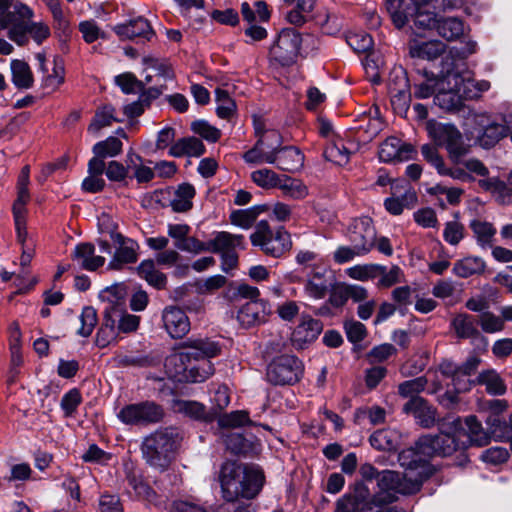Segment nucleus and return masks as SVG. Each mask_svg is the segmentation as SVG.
Listing matches in <instances>:
<instances>
[{
  "label": "nucleus",
  "instance_id": "1",
  "mask_svg": "<svg viewBox=\"0 0 512 512\" xmlns=\"http://www.w3.org/2000/svg\"><path fill=\"white\" fill-rule=\"evenodd\" d=\"M218 481L223 499L234 502L240 498H255L263 488L265 475L256 464L225 461L220 467Z\"/></svg>",
  "mask_w": 512,
  "mask_h": 512
},
{
  "label": "nucleus",
  "instance_id": "2",
  "mask_svg": "<svg viewBox=\"0 0 512 512\" xmlns=\"http://www.w3.org/2000/svg\"><path fill=\"white\" fill-rule=\"evenodd\" d=\"M412 449H404L398 454V462L404 469L401 476L398 472L384 470L378 474V493H389L397 500L396 494L410 495L418 492L425 480L429 478V468L420 460H415Z\"/></svg>",
  "mask_w": 512,
  "mask_h": 512
},
{
  "label": "nucleus",
  "instance_id": "3",
  "mask_svg": "<svg viewBox=\"0 0 512 512\" xmlns=\"http://www.w3.org/2000/svg\"><path fill=\"white\" fill-rule=\"evenodd\" d=\"M464 65L452 56L442 59L443 81L434 96V103L445 111L458 110L462 105V98L468 96L467 87L471 80L463 75Z\"/></svg>",
  "mask_w": 512,
  "mask_h": 512
},
{
  "label": "nucleus",
  "instance_id": "4",
  "mask_svg": "<svg viewBox=\"0 0 512 512\" xmlns=\"http://www.w3.org/2000/svg\"><path fill=\"white\" fill-rule=\"evenodd\" d=\"M181 441L178 428H159L143 439L140 447L143 459L149 466L164 471L174 459Z\"/></svg>",
  "mask_w": 512,
  "mask_h": 512
},
{
  "label": "nucleus",
  "instance_id": "5",
  "mask_svg": "<svg viewBox=\"0 0 512 512\" xmlns=\"http://www.w3.org/2000/svg\"><path fill=\"white\" fill-rule=\"evenodd\" d=\"M220 353V346L217 342L209 339L187 340L181 345V351L172 355L168 361L170 363L180 362L183 365L186 380L194 383L205 381L213 373L209 362L204 367L189 366L191 361H200L217 356Z\"/></svg>",
  "mask_w": 512,
  "mask_h": 512
},
{
  "label": "nucleus",
  "instance_id": "6",
  "mask_svg": "<svg viewBox=\"0 0 512 512\" xmlns=\"http://www.w3.org/2000/svg\"><path fill=\"white\" fill-rule=\"evenodd\" d=\"M440 433L437 435L421 436L415 446L409 449L413 450L415 460L424 462L429 468V477L434 473V468L430 463V458L434 455L450 456L458 450H464V442L460 439L458 432L453 425L446 423L440 424Z\"/></svg>",
  "mask_w": 512,
  "mask_h": 512
},
{
  "label": "nucleus",
  "instance_id": "7",
  "mask_svg": "<svg viewBox=\"0 0 512 512\" xmlns=\"http://www.w3.org/2000/svg\"><path fill=\"white\" fill-rule=\"evenodd\" d=\"M250 240L253 246H258L266 254L275 258L281 257L292 247L290 234L280 227L273 232L267 221H260L256 231L251 234Z\"/></svg>",
  "mask_w": 512,
  "mask_h": 512
},
{
  "label": "nucleus",
  "instance_id": "8",
  "mask_svg": "<svg viewBox=\"0 0 512 512\" xmlns=\"http://www.w3.org/2000/svg\"><path fill=\"white\" fill-rule=\"evenodd\" d=\"M429 136L436 145L444 146L449 159L455 164H461L462 159L469 153V146L464 143L461 132L452 124L430 123Z\"/></svg>",
  "mask_w": 512,
  "mask_h": 512
},
{
  "label": "nucleus",
  "instance_id": "9",
  "mask_svg": "<svg viewBox=\"0 0 512 512\" xmlns=\"http://www.w3.org/2000/svg\"><path fill=\"white\" fill-rule=\"evenodd\" d=\"M237 248L245 249V238L241 234L220 231L208 241V251L220 254L221 269L225 273H230L238 266Z\"/></svg>",
  "mask_w": 512,
  "mask_h": 512
},
{
  "label": "nucleus",
  "instance_id": "10",
  "mask_svg": "<svg viewBox=\"0 0 512 512\" xmlns=\"http://www.w3.org/2000/svg\"><path fill=\"white\" fill-rule=\"evenodd\" d=\"M165 416L164 408L154 401H142L124 406L117 414L126 425L148 426L157 424Z\"/></svg>",
  "mask_w": 512,
  "mask_h": 512
},
{
  "label": "nucleus",
  "instance_id": "11",
  "mask_svg": "<svg viewBox=\"0 0 512 512\" xmlns=\"http://www.w3.org/2000/svg\"><path fill=\"white\" fill-rule=\"evenodd\" d=\"M475 123L479 129L476 140L478 144L490 149L501 139L506 137L511 130V120L506 116L493 118L488 114H479L475 117Z\"/></svg>",
  "mask_w": 512,
  "mask_h": 512
},
{
  "label": "nucleus",
  "instance_id": "12",
  "mask_svg": "<svg viewBox=\"0 0 512 512\" xmlns=\"http://www.w3.org/2000/svg\"><path fill=\"white\" fill-rule=\"evenodd\" d=\"M303 374L302 362L293 355L274 358L267 367V379L274 385H293Z\"/></svg>",
  "mask_w": 512,
  "mask_h": 512
},
{
  "label": "nucleus",
  "instance_id": "13",
  "mask_svg": "<svg viewBox=\"0 0 512 512\" xmlns=\"http://www.w3.org/2000/svg\"><path fill=\"white\" fill-rule=\"evenodd\" d=\"M480 364V359L475 356L467 358V360L458 365L450 360H443L439 365L441 374L450 378L454 390L458 393L466 392L477 383L476 379L471 380V376L475 373Z\"/></svg>",
  "mask_w": 512,
  "mask_h": 512
},
{
  "label": "nucleus",
  "instance_id": "14",
  "mask_svg": "<svg viewBox=\"0 0 512 512\" xmlns=\"http://www.w3.org/2000/svg\"><path fill=\"white\" fill-rule=\"evenodd\" d=\"M301 42V35L295 29H282L270 47L271 59L281 66L294 64L300 51Z\"/></svg>",
  "mask_w": 512,
  "mask_h": 512
},
{
  "label": "nucleus",
  "instance_id": "15",
  "mask_svg": "<svg viewBox=\"0 0 512 512\" xmlns=\"http://www.w3.org/2000/svg\"><path fill=\"white\" fill-rule=\"evenodd\" d=\"M107 303L103 310V323L96 335V343L100 347L108 345V339H101V335L108 332V336L116 337L115 327L119 324V318L122 315V298L124 290L122 288H111L107 290Z\"/></svg>",
  "mask_w": 512,
  "mask_h": 512
},
{
  "label": "nucleus",
  "instance_id": "16",
  "mask_svg": "<svg viewBox=\"0 0 512 512\" xmlns=\"http://www.w3.org/2000/svg\"><path fill=\"white\" fill-rule=\"evenodd\" d=\"M393 502L394 498L389 493L371 496L366 482L354 484V512H384L385 505Z\"/></svg>",
  "mask_w": 512,
  "mask_h": 512
},
{
  "label": "nucleus",
  "instance_id": "17",
  "mask_svg": "<svg viewBox=\"0 0 512 512\" xmlns=\"http://www.w3.org/2000/svg\"><path fill=\"white\" fill-rule=\"evenodd\" d=\"M283 138L279 131L267 130L257 139L255 145L243 154V159L248 164L265 163L264 158L269 153L276 154L283 146Z\"/></svg>",
  "mask_w": 512,
  "mask_h": 512
},
{
  "label": "nucleus",
  "instance_id": "18",
  "mask_svg": "<svg viewBox=\"0 0 512 512\" xmlns=\"http://www.w3.org/2000/svg\"><path fill=\"white\" fill-rule=\"evenodd\" d=\"M449 424L455 427L460 439L464 442V448L469 445L485 446L490 442V436L484 431L481 423L473 415L465 418L464 425L462 420L457 417L453 418Z\"/></svg>",
  "mask_w": 512,
  "mask_h": 512
},
{
  "label": "nucleus",
  "instance_id": "19",
  "mask_svg": "<svg viewBox=\"0 0 512 512\" xmlns=\"http://www.w3.org/2000/svg\"><path fill=\"white\" fill-rule=\"evenodd\" d=\"M378 154L382 162H404L415 158L417 151L413 145L391 136L382 142Z\"/></svg>",
  "mask_w": 512,
  "mask_h": 512
},
{
  "label": "nucleus",
  "instance_id": "20",
  "mask_svg": "<svg viewBox=\"0 0 512 512\" xmlns=\"http://www.w3.org/2000/svg\"><path fill=\"white\" fill-rule=\"evenodd\" d=\"M264 161L267 164H275L282 171L296 172L303 167L304 155L297 147L284 146L276 154L266 155Z\"/></svg>",
  "mask_w": 512,
  "mask_h": 512
},
{
  "label": "nucleus",
  "instance_id": "21",
  "mask_svg": "<svg viewBox=\"0 0 512 512\" xmlns=\"http://www.w3.org/2000/svg\"><path fill=\"white\" fill-rule=\"evenodd\" d=\"M106 231L110 234L111 240L118 247L113 258L109 263V268L119 269L123 264H130L137 261V253L134 248V241L126 239L122 234L114 232L113 227H107Z\"/></svg>",
  "mask_w": 512,
  "mask_h": 512
},
{
  "label": "nucleus",
  "instance_id": "22",
  "mask_svg": "<svg viewBox=\"0 0 512 512\" xmlns=\"http://www.w3.org/2000/svg\"><path fill=\"white\" fill-rule=\"evenodd\" d=\"M376 244V230L370 217L354 220V255L365 254Z\"/></svg>",
  "mask_w": 512,
  "mask_h": 512
},
{
  "label": "nucleus",
  "instance_id": "23",
  "mask_svg": "<svg viewBox=\"0 0 512 512\" xmlns=\"http://www.w3.org/2000/svg\"><path fill=\"white\" fill-rule=\"evenodd\" d=\"M271 313V306L265 300H252L245 303L237 314L239 323L249 328L251 326L264 323Z\"/></svg>",
  "mask_w": 512,
  "mask_h": 512
},
{
  "label": "nucleus",
  "instance_id": "24",
  "mask_svg": "<svg viewBox=\"0 0 512 512\" xmlns=\"http://www.w3.org/2000/svg\"><path fill=\"white\" fill-rule=\"evenodd\" d=\"M163 325L172 338H182L190 330V321L179 307L168 306L162 312Z\"/></svg>",
  "mask_w": 512,
  "mask_h": 512
},
{
  "label": "nucleus",
  "instance_id": "25",
  "mask_svg": "<svg viewBox=\"0 0 512 512\" xmlns=\"http://www.w3.org/2000/svg\"><path fill=\"white\" fill-rule=\"evenodd\" d=\"M331 286L328 270L324 267L313 266L304 282V292L311 298L323 299Z\"/></svg>",
  "mask_w": 512,
  "mask_h": 512
},
{
  "label": "nucleus",
  "instance_id": "26",
  "mask_svg": "<svg viewBox=\"0 0 512 512\" xmlns=\"http://www.w3.org/2000/svg\"><path fill=\"white\" fill-rule=\"evenodd\" d=\"M406 414H412L423 428H430L436 423V409L424 398L409 399L402 408Z\"/></svg>",
  "mask_w": 512,
  "mask_h": 512
},
{
  "label": "nucleus",
  "instance_id": "27",
  "mask_svg": "<svg viewBox=\"0 0 512 512\" xmlns=\"http://www.w3.org/2000/svg\"><path fill=\"white\" fill-rule=\"evenodd\" d=\"M113 30L119 37L126 39L144 38L150 40L154 35L149 21L142 16L131 19L127 23L118 24Z\"/></svg>",
  "mask_w": 512,
  "mask_h": 512
},
{
  "label": "nucleus",
  "instance_id": "28",
  "mask_svg": "<svg viewBox=\"0 0 512 512\" xmlns=\"http://www.w3.org/2000/svg\"><path fill=\"white\" fill-rule=\"evenodd\" d=\"M385 6L397 28H402L409 23L410 17L418 9L417 2L410 0H385Z\"/></svg>",
  "mask_w": 512,
  "mask_h": 512
},
{
  "label": "nucleus",
  "instance_id": "29",
  "mask_svg": "<svg viewBox=\"0 0 512 512\" xmlns=\"http://www.w3.org/2000/svg\"><path fill=\"white\" fill-rule=\"evenodd\" d=\"M417 74L422 77V80L414 79V96L418 99L429 98L434 93L439 91L442 86V70L438 75L429 72L426 68L417 70Z\"/></svg>",
  "mask_w": 512,
  "mask_h": 512
},
{
  "label": "nucleus",
  "instance_id": "30",
  "mask_svg": "<svg viewBox=\"0 0 512 512\" xmlns=\"http://www.w3.org/2000/svg\"><path fill=\"white\" fill-rule=\"evenodd\" d=\"M323 325L319 320L303 317L302 322L294 329L292 341L294 345L302 348L304 344L314 341L321 333Z\"/></svg>",
  "mask_w": 512,
  "mask_h": 512
},
{
  "label": "nucleus",
  "instance_id": "31",
  "mask_svg": "<svg viewBox=\"0 0 512 512\" xmlns=\"http://www.w3.org/2000/svg\"><path fill=\"white\" fill-rule=\"evenodd\" d=\"M95 247L91 243H80L76 245L72 259L76 261L82 269L88 271H95L99 267H102L105 263V258L102 256H96Z\"/></svg>",
  "mask_w": 512,
  "mask_h": 512
},
{
  "label": "nucleus",
  "instance_id": "32",
  "mask_svg": "<svg viewBox=\"0 0 512 512\" xmlns=\"http://www.w3.org/2000/svg\"><path fill=\"white\" fill-rule=\"evenodd\" d=\"M227 450L235 455L252 456L259 452L260 443L256 439H247L242 434L230 432L225 436Z\"/></svg>",
  "mask_w": 512,
  "mask_h": 512
},
{
  "label": "nucleus",
  "instance_id": "33",
  "mask_svg": "<svg viewBox=\"0 0 512 512\" xmlns=\"http://www.w3.org/2000/svg\"><path fill=\"white\" fill-rule=\"evenodd\" d=\"M478 320L467 313L457 314L451 321V327L454 329L458 338L468 339L480 336L478 330Z\"/></svg>",
  "mask_w": 512,
  "mask_h": 512
},
{
  "label": "nucleus",
  "instance_id": "34",
  "mask_svg": "<svg viewBox=\"0 0 512 512\" xmlns=\"http://www.w3.org/2000/svg\"><path fill=\"white\" fill-rule=\"evenodd\" d=\"M205 152L202 141L196 137H184L176 141L169 150L173 157L192 156L200 157Z\"/></svg>",
  "mask_w": 512,
  "mask_h": 512
},
{
  "label": "nucleus",
  "instance_id": "35",
  "mask_svg": "<svg viewBox=\"0 0 512 512\" xmlns=\"http://www.w3.org/2000/svg\"><path fill=\"white\" fill-rule=\"evenodd\" d=\"M195 196V188L189 183H182L175 190L173 198L169 200V206L177 213L189 211L192 206V199Z\"/></svg>",
  "mask_w": 512,
  "mask_h": 512
},
{
  "label": "nucleus",
  "instance_id": "36",
  "mask_svg": "<svg viewBox=\"0 0 512 512\" xmlns=\"http://www.w3.org/2000/svg\"><path fill=\"white\" fill-rule=\"evenodd\" d=\"M445 49V45L437 40L433 41H413L410 44V55L413 58L423 60H434L440 56Z\"/></svg>",
  "mask_w": 512,
  "mask_h": 512
},
{
  "label": "nucleus",
  "instance_id": "37",
  "mask_svg": "<svg viewBox=\"0 0 512 512\" xmlns=\"http://www.w3.org/2000/svg\"><path fill=\"white\" fill-rule=\"evenodd\" d=\"M401 435L392 429H380L375 431L369 438L372 447L378 450L392 451L400 444Z\"/></svg>",
  "mask_w": 512,
  "mask_h": 512
},
{
  "label": "nucleus",
  "instance_id": "38",
  "mask_svg": "<svg viewBox=\"0 0 512 512\" xmlns=\"http://www.w3.org/2000/svg\"><path fill=\"white\" fill-rule=\"evenodd\" d=\"M365 76L372 84H380V69L383 65L382 55L377 51H369L360 57Z\"/></svg>",
  "mask_w": 512,
  "mask_h": 512
},
{
  "label": "nucleus",
  "instance_id": "39",
  "mask_svg": "<svg viewBox=\"0 0 512 512\" xmlns=\"http://www.w3.org/2000/svg\"><path fill=\"white\" fill-rule=\"evenodd\" d=\"M486 268L484 260L480 257L469 256L454 263L453 273L461 278L482 274Z\"/></svg>",
  "mask_w": 512,
  "mask_h": 512
},
{
  "label": "nucleus",
  "instance_id": "40",
  "mask_svg": "<svg viewBox=\"0 0 512 512\" xmlns=\"http://www.w3.org/2000/svg\"><path fill=\"white\" fill-rule=\"evenodd\" d=\"M436 31L442 38L453 41L464 34V23L456 17L439 18Z\"/></svg>",
  "mask_w": 512,
  "mask_h": 512
},
{
  "label": "nucleus",
  "instance_id": "41",
  "mask_svg": "<svg viewBox=\"0 0 512 512\" xmlns=\"http://www.w3.org/2000/svg\"><path fill=\"white\" fill-rule=\"evenodd\" d=\"M126 481L138 498L149 502H153L155 500V491L143 481L142 476L135 470L126 469Z\"/></svg>",
  "mask_w": 512,
  "mask_h": 512
},
{
  "label": "nucleus",
  "instance_id": "42",
  "mask_svg": "<svg viewBox=\"0 0 512 512\" xmlns=\"http://www.w3.org/2000/svg\"><path fill=\"white\" fill-rule=\"evenodd\" d=\"M12 82L19 89H29L33 85V74L28 65L23 60L11 61Z\"/></svg>",
  "mask_w": 512,
  "mask_h": 512
},
{
  "label": "nucleus",
  "instance_id": "43",
  "mask_svg": "<svg viewBox=\"0 0 512 512\" xmlns=\"http://www.w3.org/2000/svg\"><path fill=\"white\" fill-rule=\"evenodd\" d=\"M469 226L479 246L482 248L492 247L496 229L491 223L474 219Z\"/></svg>",
  "mask_w": 512,
  "mask_h": 512
},
{
  "label": "nucleus",
  "instance_id": "44",
  "mask_svg": "<svg viewBox=\"0 0 512 512\" xmlns=\"http://www.w3.org/2000/svg\"><path fill=\"white\" fill-rule=\"evenodd\" d=\"M117 367L146 368L155 364L154 358L144 353L119 354L115 357Z\"/></svg>",
  "mask_w": 512,
  "mask_h": 512
},
{
  "label": "nucleus",
  "instance_id": "45",
  "mask_svg": "<svg viewBox=\"0 0 512 512\" xmlns=\"http://www.w3.org/2000/svg\"><path fill=\"white\" fill-rule=\"evenodd\" d=\"M115 108L112 105H104L98 109L88 126V132L95 134L102 128L110 126L112 122H121L115 115Z\"/></svg>",
  "mask_w": 512,
  "mask_h": 512
},
{
  "label": "nucleus",
  "instance_id": "46",
  "mask_svg": "<svg viewBox=\"0 0 512 512\" xmlns=\"http://www.w3.org/2000/svg\"><path fill=\"white\" fill-rule=\"evenodd\" d=\"M138 272L151 286L157 289L165 288L167 277L164 273L155 269L152 260H145L138 266Z\"/></svg>",
  "mask_w": 512,
  "mask_h": 512
},
{
  "label": "nucleus",
  "instance_id": "47",
  "mask_svg": "<svg viewBox=\"0 0 512 512\" xmlns=\"http://www.w3.org/2000/svg\"><path fill=\"white\" fill-rule=\"evenodd\" d=\"M478 384L485 385L486 390L492 395H503L506 386L500 375L493 369L482 371L476 378Z\"/></svg>",
  "mask_w": 512,
  "mask_h": 512
},
{
  "label": "nucleus",
  "instance_id": "48",
  "mask_svg": "<svg viewBox=\"0 0 512 512\" xmlns=\"http://www.w3.org/2000/svg\"><path fill=\"white\" fill-rule=\"evenodd\" d=\"M324 157L336 165L344 166L349 163L350 151L343 140L338 139L327 145L324 150Z\"/></svg>",
  "mask_w": 512,
  "mask_h": 512
},
{
  "label": "nucleus",
  "instance_id": "49",
  "mask_svg": "<svg viewBox=\"0 0 512 512\" xmlns=\"http://www.w3.org/2000/svg\"><path fill=\"white\" fill-rule=\"evenodd\" d=\"M173 408L196 420H211L206 415L205 406L197 401L178 399L174 401Z\"/></svg>",
  "mask_w": 512,
  "mask_h": 512
},
{
  "label": "nucleus",
  "instance_id": "50",
  "mask_svg": "<svg viewBox=\"0 0 512 512\" xmlns=\"http://www.w3.org/2000/svg\"><path fill=\"white\" fill-rule=\"evenodd\" d=\"M277 188L281 189L285 196L295 200L304 199L308 195V188L304 183L288 176L281 177Z\"/></svg>",
  "mask_w": 512,
  "mask_h": 512
},
{
  "label": "nucleus",
  "instance_id": "51",
  "mask_svg": "<svg viewBox=\"0 0 512 512\" xmlns=\"http://www.w3.org/2000/svg\"><path fill=\"white\" fill-rule=\"evenodd\" d=\"M427 384L426 376L406 380L398 385V394L403 398H421L418 394L425 390Z\"/></svg>",
  "mask_w": 512,
  "mask_h": 512
},
{
  "label": "nucleus",
  "instance_id": "52",
  "mask_svg": "<svg viewBox=\"0 0 512 512\" xmlns=\"http://www.w3.org/2000/svg\"><path fill=\"white\" fill-rule=\"evenodd\" d=\"M215 97L217 102L216 113L218 117L229 120L236 113V104L229 96L228 92L217 88L215 90Z\"/></svg>",
  "mask_w": 512,
  "mask_h": 512
},
{
  "label": "nucleus",
  "instance_id": "53",
  "mask_svg": "<svg viewBox=\"0 0 512 512\" xmlns=\"http://www.w3.org/2000/svg\"><path fill=\"white\" fill-rule=\"evenodd\" d=\"M424 5L425 4H418V9L415 14L410 17V21H413L415 30H436L439 18H437L433 12L422 10Z\"/></svg>",
  "mask_w": 512,
  "mask_h": 512
},
{
  "label": "nucleus",
  "instance_id": "54",
  "mask_svg": "<svg viewBox=\"0 0 512 512\" xmlns=\"http://www.w3.org/2000/svg\"><path fill=\"white\" fill-rule=\"evenodd\" d=\"M388 93L390 95V101L394 112L400 116H406L411 103L410 87L390 91Z\"/></svg>",
  "mask_w": 512,
  "mask_h": 512
},
{
  "label": "nucleus",
  "instance_id": "55",
  "mask_svg": "<svg viewBox=\"0 0 512 512\" xmlns=\"http://www.w3.org/2000/svg\"><path fill=\"white\" fill-rule=\"evenodd\" d=\"M258 215V207L235 210L230 214V221L233 225L239 226L243 229H249L256 221Z\"/></svg>",
  "mask_w": 512,
  "mask_h": 512
},
{
  "label": "nucleus",
  "instance_id": "56",
  "mask_svg": "<svg viewBox=\"0 0 512 512\" xmlns=\"http://www.w3.org/2000/svg\"><path fill=\"white\" fill-rule=\"evenodd\" d=\"M92 150L96 156L115 157L122 151V142L110 136L104 141L97 142Z\"/></svg>",
  "mask_w": 512,
  "mask_h": 512
},
{
  "label": "nucleus",
  "instance_id": "57",
  "mask_svg": "<svg viewBox=\"0 0 512 512\" xmlns=\"http://www.w3.org/2000/svg\"><path fill=\"white\" fill-rule=\"evenodd\" d=\"M251 179L257 186L270 189L278 187L281 176L270 169H260L252 172Z\"/></svg>",
  "mask_w": 512,
  "mask_h": 512
},
{
  "label": "nucleus",
  "instance_id": "58",
  "mask_svg": "<svg viewBox=\"0 0 512 512\" xmlns=\"http://www.w3.org/2000/svg\"><path fill=\"white\" fill-rule=\"evenodd\" d=\"M218 423L221 427H236L242 425H255L249 418V414L244 410L233 411L219 417Z\"/></svg>",
  "mask_w": 512,
  "mask_h": 512
},
{
  "label": "nucleus",
  "instance_id": "59",
  "mask_svg": "<svg viewBox=\"0 0 512 512\" xmlns=\"http://www.w3.org/2000/svg\"><path fill=\"white\" fill-rule=\"evenodd\" d=\"M421 154L424 160L433 166L437 172L446 173V166L443 157L440 155L436 146L424 144L421 146Z\"/></svg>",
  "mask_w": 512,
  "mask_h": 512
},
{
  "label": "nucleus",
  "instance_id": "60",
  "mask_svg": "<svg viewBox=\"0 0 512 512\" xmlns=\"http://www.w3.org/2000/svg\"><path fill=\"white\" fill-rule=\"evenodd\" d=\"M81 402L82 396L80 391L77 388H73L63 395L60 407L64 411V415L70 417L75 414Z\"/></svg>",
  "mask_w": 512,
  "mask_h": 512
},
{
  "label": "nucleus",
  "instance_id": "61",
  "mask_svg": "<svg viewBox=\"0 0 512 512\" xmlns=\"http://www.w3.org/2000/svg\"><path fill=\"white\" fill-rule=\"evenodd\" d=\"M97 320L96 310L92 306L84 307L80 316L81 327L77 333L82 337L90 336L97 324Z\"/></svg>",
  "mask_w": 512,
  "mask_h": 512
},
{
  "label": "nucleus",
  "instance_id": "62",
  "mask_svg": "<svg viewBox=\"0 0 512 512\" xmlns=\"http://www.w3.org/2000/svg\"><path fill=\"white\" fill-rule=\"evenodd\" d=\"M407 87H411L410 80L407 76V72L401 66L394 67L388 77L387 89L388 92L406 89Z\"/></svg>",
  "mask_w": 512,
  "mask_h": 512
},
{
  "label": "nucleus",
  "instance_id": "63",
  "mask_svg": "<svg viewBox=\"0 0 512 512\" xmlns=\"http://www.w3.org/2000/svg\"><path fill=\"white\" fill-rule=\"evenodd\" d=\"M191 130L210 142H216L221 136V132L214 126H211L205 120H196L191 123Z\"/></svg>",
  "mask_w": 512,
  "mask_h": 512
},
{
  "label": "nucleus",
  "instance_id": "64",
  "mask_svg": "<svg viewBox=\"0 0 512 512\" xmlns=\"http://www.w3.org/2000/svg\"><path fill=\"white\" fill-rule=\"evenodd\" d=\"M478 323L481 325V328L485 333H496L504 329L503 319L490 311L482 313L479 317Z\"/></svg>",
  "mask_w": 512,
  "mask_h": 512
}]
</instances>
